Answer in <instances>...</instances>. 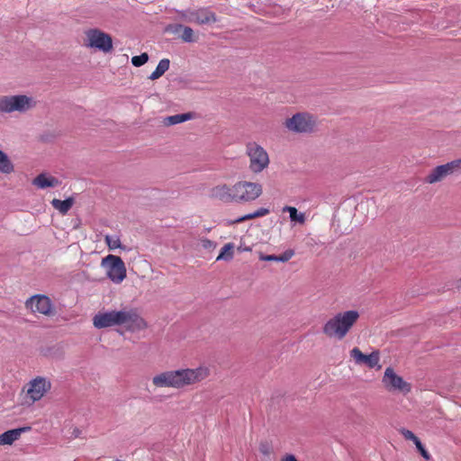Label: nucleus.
Segmentation results:
<instances>
[{"label": "nucleus", "instance_id": "nucleus-5", "mask_svg": "<svg viewBox=\"0 0 461 461\" xmlns=\"http://www.w3.org/2000/svg\"><path fill=\"white\" fill-rule=\"evenodd\" d=\"M51 388V382L45 377L37 376L23 389V404L32 405L40 401Z\"/></svg>", "mask_w": 461, "mask_h": 461}, {"label": "nucleus", "instance_id": "nucleus-17", "mask_svg": "<svg viewBox=\"0 0 461 461\" xmlns=\"http://www.w3.org/2000/svg\"><path fill=\"white\" fill-rule=\"evenodd\" d=\"M32 183L39 189H45L49 187H57L61 184V181L49 173H41L33 178Z\"/></svg>", "mask_w": 461, "mask_h": 461}, {"label": "nucleus", "instance_id": "nucleus-18", "mask_svg": "<svg viewBox=\"0 0 461 461\" xmlns=\"http://www.w3.org/2000/svg\"><path fill=\"white\" fill-rule=\"evenodd\" d=\"M167 31L174 34L181 32L179 37L184 42H194L197 41V36L191 27L184 26L182 24H175L169 25Z\"/></svg>", "mask_w": 461, "mask_h": 461}, {"label": "nucleus", "instance_id": "nucleus-14", "mask_svg": "<svg viewBox=\"0 0 461 461\" xmlns=\"http://www.w3.org/2000/svg\"><path fill=\"white\" fill-rule=\"evenodd\" d=\"M177 14L179 18L186 23L208 24L217 22L215 14L205 8H200L197 10H182L178 11Z\"/></svg>", "mask_w": 461, "mask_h": 461}, {"label": "nucleus", "instance_id": "nucleus-24", "mask_svg": "<svg viewBox=\"0 0 461 461\" xmlns=\"http://www.w3.org/2000/svg\"><path fill=\"white\" fill-rule=\"evenodd\" d=\"M170 65V61L168 59H161L156 69L149 75V78L150 80H156L162 77L166 71L168 70Z\"/></svg>", "mask_w": 461, "mask_h": 461}, {"label": "nucleus", "instance_id": "nucleus-31", "mask_svg": "<svg viewBox=\"0 0 461 461\" xmlns=\"http://www.w3.org/2000/svg\"><path fill=\"white\" fill-rule=\"evenodd\" d=\"M201 245L206 250H213L217 246L214 241L206 238L201 240Z\"/></svg>", "mask_w": 461, "mask_h": 461}, {"label": "nucleus", "instance_id": "nucleus-36", "mask_svg": "<svg viewBox=\"0 0 461 461\" xmlns=\"http://www.w3.org/2000/svg\"><path fill=\"white\" fill-rule=\"evenodd\" d=\"M282 461H298L294 455H286L282 458Z\"/></svg>", "mask_w": 461, "mask_h": 461}, {"label": "nucleus", "instance_id": "nucleus-38", "mask_svg": "<svg viewBox=\"0 0 461 461\" xmlns=\"http://www.w3.org/2000/svg\"><path fill=\"white\" fill-rule=\"evenodd\" d=\"M73 434L75 435V437H78L79 430L77 429H75Z\"/></svg>", "mask_w": 461, "mask_h": 461}, {"label": "nucleus", "instance_id": "nucleus-25", "mask_svg": "<svg viewBox=\"0 0 461 461\" xmlns=\"http://www.w3.org/2000/svg\"><path fill=\"white\" fill-rule=\"evenodd\" d=\"M234 244L233 243H227L225 244L221 249V252L220 254L218 255L216 260L217 261H220V260H225V261H230L233 258V256H234Z\"/></svg>", "mask_w": 461, "mask_h": 461}, {"label": "nucleus", "instance_id": "nucleus-7", "mask_svg": "<svg viewBox=\"0 0 461 461\" xmlns=\"http://www.w3.org/2000/svg\"><path fill=\"white\" fill-rule=\"evenodd\" d=\"M263 194V186L258 182L238 181L233 185L234 203H249L256 201Z\"/></svg>", "mask_w": 461, "mask_h": 461}, {"label": "nucleus", "instance_id": "nucleus-9", "mask_svg": "<svg viewBox=\"0 0 461 461\" xmlns=\"http://www.w3.org/2000/svg\"><path fill=\"white\" fill-rule=\"evenodd\" d=\"M84 45L104 53L111 52L113 48L112 37L97 28H91L85 32Z\"/></svg>", "mask_w": 461, "mask_h": 461}, {"label": "nucleus", "instance_id": "nucleus-2", "mask_svg": "<svg viewBox=\"0 0 461 461\" xmlns=\"http://www.w3.org/2000/svg\"><path fill=\"white\" fill-rule=\"evenodd\" d=\"M95 328L102 330L114 326H123L127 330L135 332L147 328V323L135 310L122 309L101 310L93 317Z\"/></svg>", "mask_w": 461, "mask_h": 461}, {"label": "nucleus", "instance_id": "nucleus-27", "mask_svg": "<svg viewBox=\"0 0 461 461\" xmlns=\"http://www.w3.org/2000/svg\"><path fill=\"white\" fill-rule=\"evenodd\" d=\"M149 60V55L144 52L139 56H134L131 58V63L135 67H140L147 63Z\"/></svg>", "mask_w": 461, "mask_h": 461}, {"label": "nucleus", "instance_id": "nucleus-1", "mask_svg": "<svg viewBox=\"0 0 461 461\" xmlns=\"http://www.w3.org/2000/svg\"><path fill=\"white\" fill-rule=\"evenodd\" d=\"M210 375V369L205 366L194 368H178L159 372L151 378L155 389L172 388L176 390L185 389L200 384Z\"/></svg>", "mask_w": 461, "mask_h": 461}, {"label": "nucleus", "instance_id": "nucleus-3", "mask_svg": "<svg viewBox=\"0 0 461 461\" xmlns=\"http://www.w3.org/2000/svg\"><path fill=\"white\" fill-rule=\"evenodd\" d=\"M359 317L360 313L357 310L337 312L324 323L322 332L328 338L341 340L355 326Z\"/></svg>", "mask_w": 461, "mask_h": 461}, {"label": "nucleus", "instance_id": "nucleus-6", "mask_svg": "<svg viewBox=\"0 0 461 461\" xmlns=\"http://www.w3.org/2000/svg\"><path fill=\"white\" fill-rule=\"evenodd\" d=\"M246 155L249 158V168L254 174L263 172L270 164L267 151L256 141L246 144Z\"/></svg>", "mask_w": 461, "mask_h": 461}, {"label": "nucleus", "instance_id": "nucleus-39", "mask_svg": "<svg viewBox=\"0 0 461 461\" xmlns=\"http://www.w3.org/2000/svg\"><path fill=\"white\" fill-rule=\"evenodd\" d=\"M460 283H461V277H460Z\"/></svg>", "mask_w": 461, "mask_h": 461}, {"label": "nucleus", "instance_id": "nucleus-37", "mask_svg": "<svg viewBox=\"0 0 461 461\" xmlns=\"http://www.w3.org/2000/svg\"><path fill=\"white\" fill-rule=\"evenodd\" d=\"M238 250L240 251V252H242V251H250L251 249H250V247L240 245L239 248H238Z\"/></svg>", "mask_w": 461, "mask_h": 461}, {"label": "nucleus", "instance_id": "nucleus-13", "mask_svg": "<svg viewBox=\"0 0 461 461\" xmlns=\"http://www.w3.org/2000/svg\"><path fill=\"white\" fill-rule=\"evenodd\" d=\"M461 173V158L452 160L433 168L425 177L428 184H436L443 181L447 176Z\"/></svg>", "mask_w": 461, "mask_h": 461}, {"label": "nucleus", "instance_id": "nucleus-20", "mask_svg": "<svg viewBox=\"0 0 461 461\" xmlns=\"http://www.w3.org/2000/svg\"><path fill=\"white\" fill-rule=\"evenodd\" d=\"M74 198L68 197L66 200L53 199L51 205L61 214H66L73 206Z\"/></svg>", "mask_w": 461, "mask_h": 461}, {"label": "nucleus", "instance_id": "nucleus-34", "mask_svg": "<svg viewBox=\"0 0 461 461\" xmlns=\"http://www.w3.org/2000/svg\"><path fill=\"white\" fill-rule=\"evenodd\" d=\"M270 212L269 209L261 207L258 209L257 211L253 212L254 218L263 217L267 215Z\"/></svg>", "mask_w": 461, "mask_h": 461}, {"label": "nucleus", "instance_id": "nucleus-30", "mask_svg": "<svg viewBox=\"0 0 461 461\" xmlns=\"http://www.w3.org/2000/svg\"><path fill=\"white\" fill-rule=\"evenodd\" d=\"M294 256V252L292 249L285 250L283 254L277 256L278 262H287Z\"/></svg>", "mask_w": 461, "mask_h": 461}, {"label": "nucleus", "instance_id": "nucleus-21", "mask_svg": "<svg viewBox=\"0 0 461 461\" xmlns=\"http://www.w3.org/2000/svg\"><path fill=\"white\" fill-rule=\"evenodd\" d=\"M283 212H287L289 213L291 221L301 225L304 224L306 221L305 213L298 212L295 207L285 205L283 207Z\"/></svg>", "mask_w": 461, "mask_h": 461}, {"label": "nucleus", "instance_id": "nucleus-16", "mask_svg": "<svg viewBox=\"0 0 461 461\" xmlns=\"http://www.w3.org/2000/svg\"><path fill=\"white\" fill-rule=\"evenodd\" d=\"M209 196L212 199L218 200L222 203H234L233 185H217L210 189Z\"/></svg>", "mask_w": 461, "mask_h": 461}, {"label": "nucleus", "instance_id": "nucleus-28", "mask_svg": "<svg viewBox=\"0 0 461 461\" xmlns=\"http://www.w3.org/2000/svg\"><path fill=\"white\" fill-rule=\"evenodd\" d=\"M259 452L266 456H269L272 454L273 449L271 445L268 442L265 441L260 443Z\"/></svg>", "mask_w": 461, "mask_h": 461}, {"label": "nucleus", "instance_id": "nucleus-29", "mask_svg": "<svg viewBox=\"0 0 461 461\" xmlns=\"http://www.w3.org/2000/svg\"><path fill=\"white\" fill-rule=\"evenodd\" d=\"M400 433L407 440H411L413 443H415L419 438L414 435V433L407 429H401Z\"/></svg>", "mask_w": 461, "mask_h": 461}, {"label": "nucleus", "instance_id": "nucleus-10", "mask_svg": "<svg viewBox=\"0 0 461 461\" xmlns=\"http://www.w3.org/2000/svg\"><path fill=\"white\" fill-rule=\"evenodd\" d=\"M101 267L105 269L107 277L116 285L121 284L127 276V270L122 259L115 255H108L101 261Z\"/></svg>", "mask_w": 461, "mask_h": 461}, {"label": "nucleus", "instance_id": "nucleus-22", "mask_svg": "<svg viewBox=\"0 0 461 461\" xmlns=\"http://www.w3.org/2000/svg\"><path fill=\"white\" fill-rule=\"evenodd\" d=\"M193 118V114L191 113H179L171 116L165 117L163 119V123L166 126H171L175 124H178Z\"/></svg>", "mask_w": 461, "mask_h": 461}, {"label": "nucleus", "instance_id": "nucleus-19", "mask_svg": "<svg viewBox=\"0 0 461 461\" xmlns=\"http://www.w3.org/2000/svg\"><path fill=\"white\" fill-rule=\"evenodd\" d=\"M30 427H23L20 429H14L7 430L0 435V446L1 445H12L15 440H17L22 432L30 430Z\"/></svg>", "mask_w": 461, "mask_h": 461}, {"label": "nucleus", "instance_id": "nucleus-4", "mask_svg": "<svg viewBox=\"0 0 461 461\" xmlns=\"http://www.w3.org/2000/svg\"><path fill=\"white\" fill-rule=\"evenodd\" d=\"M37 105L36 99L28 95H0V113H25Z\"/></svg>", "mask_w": 461, "mask_h": 461}, {"label": "nucleus", "instance_id": "nucleus-35", "mask_svg": "<svg viewBox=\"0 0 461 461\" xmlns=\"http://www.w3.org/2000/svg\"><path fill=\"white\" fill-rule=\"evenodd\" d=\"M252 219H255L254 216H253V213H248V214H245L243 216H240L239 217L238 219L234 220L231 223L235 224V223H240V222H243L245 221H248V220H252Z\"/></svg>", "mask_w": 461, "mask_h": 461}, {"label": "nucleus", "instance_id": "nucleus-33", "mask_svg": "<svg viewBox=\"0 0 461 461\" xmlns=\"http://www.w3.org/2000/svg\"><path fill=\"white\" fill-rule=\"evenodd\" d=\"M258 258L262 261H275L278 262L277 256L276 255H264L262 252L258 253Z\"/></svg>", "mask_w": 461, "mask_h": 461}, {"label": "nucleus", "instance_id": "nucleus-15", "mask_svg": "<svg viewBox=\"0 0 461 461\" xmlns=\"http://www.w3.org/2000/svg\"><path fill=\"white\" fill-rule=\"evenodd\" d=\"M349 354L357 365H366L369 368L379 366L380 353L378 350H375L369 355H365L358 348H353Z\"/></svg>", "mask_w": 461, "mask_h": 461}, {"label": "nucleus", "instance_id": "nucleus-8", "mask_svg": "<svg viewBox=\"0 0 461 461\" xmlns=\"http://www.w3.org/2000/svg\"><path fill=\"white\" fill-rule=\"evenodd\" d=\"M284 125L293 133H312L317 128V119L309 113H297L287 118Z\"/></svg>", "mask_w": 461, "mask_h": 461}, {"label": "nucleus", "instance_id": "nucleus-26", "mask_svg": "<svg viewBox=\"0 0 461 461\" xmlns=\"http://www.w3.org/2000/svg\"><path fill=\"white\" fill-rule=\"evenodd\" d=\"M104 240L110 250L122 249L121 240L117 235H105Z\"/></svg>", "mask_w": 461, "mask_h": 461}, {"label": "nucleus", "instance_id": "nucleus-23", "mask_svg": "<svg viewBox=\"0 0 461 461\" xmlns=\"http://www.w3.org/2000/svg\"><path fill=\"white\" fill-rule=\"evenodd\" d=\"M14 171V166L6 153L0 149V173L9 175Z\"/></svg>", "mask_w": 461, "mask_h": 461}, {"label": "nucleus", "instance_id": "nucleus-12", "mask_svg": "<svg viewBox=\"0 0 461 461\" xmlns=\"http://www.w3.org/2000/svg\"><path fill=\"white\" fill-rule=\"evenodd\" d=\"M25 307L33 314L53 316L56 313L51 299L45 294H34L25 301Z\"/></svg>", "mask_w": 461, "mask_h": 461}, {"label": "nucleus", "instance_id": "nucleus-11", "mask_svg": "<svg viewBox=\"0 0 461 461\" xmlns=\"http://www.w3.org/2000/svg\"><path fill=\"white\" fill-rule=\"evenodd\" d=\"M382 384L387 392L393 393L406 395L411 391V384L397 375L392 367L385 368Z\"/></svg>", "mask_w": 461, "mask_h": 461}, {"label": "nucleus", "instance_id": "nucleus-32", "mask_svg": "<svg viewBox=\"0 0 461 461\" xmlns=\"http://www.w3.org/2000/svg\"><path fill=\"white\" fill-rule=\"evenodd\" d=\"M414 444H415L417 449L419 450V452L420 453V455L423 456V458H425L426 460H429L430 458V455L425 449V447L422 445V443L420 442V440L418 439Z\"/></svg>", "mask_w": 461, "mask_h": 461}]
</instances>
